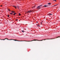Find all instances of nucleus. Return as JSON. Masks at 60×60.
Listing matches in <instances>:
<instances>
[{"mask_svg":"<svg viewBox=\"0 0 60 60\" xmlns=\"http://www.w3.org/2000/svg\"><path fill=\"white\" fill-rule=\"evenodd\" d=\"M38 27H39V26H40V25H38Z\"/></svg>","mask_w":60,"mask_h":60,"instance_id":"obj_12","label":"nucleus"},{"mask_svg":"<svg viewBox=\"0 0 60 60\" xmlns=\"http://www.w3.org/2000/svg\"><path fill=\"white\" fill-rule=\"evenodd\" d=\"M10 14H11V15H12V13H10Z\"/></svg>","mask_w":60,"mask_h":60,"instance_id":"obj_13","label":"nucleus"},{"mask_svg":"<svg viewBox=\"0 0 60 60\" xmlns=\"http://www.w3.org/2000/svg\"><path fill=\"white\" fill-rule=\"evenodd\" d=\"M11 12H12L13 13H15V12L14 11H11Z\"/></svg>","mask_w":60,"mask_h":60,"instance_id":"obj_10","label":"nucleus"},{"mask_svg":"<svg viewBox=\"0 0 60 60\" xmlns=\"http://www.w3.org/2000/svg\"><path fill=\"white\" fill-rule=\"evenodd\" d=\"M6 39H7V40H12V39H9L7 38H5V39H0V40H4H4H5Z\"/></svg>","mask_w":60,"mask_h":60,"instance_id":"obj_4","label":"nucleus"},{"mask_svg":"<svg viewBox=\"0 0 60 60\" xmlns=\"http://www.w3.org/2000/svg\"><path fill=\"white\" fill-rule=\"evenodd\" d=\"M19 16H20V15H21V14H20V13H19Z\"/></svg>","mask_w":60,"mask_h":60,"instance_id":"obj_16","label":"nucleus"},{"mask_svg":"<svg viewBox=\"0 0 60 60\" xmlns=\"http://www.w3.org/2000/svg\"><path fill=\"white\" fill-rule=\"evenodd\" d=\"M8 10L9 11H10V10L9 9H8Z\"/></svg>","mask_w":60,"mask_h":60,"instance_id":"obj_21","label":"nucleus"},{"mask_svg":"<svg viewBox=\"0 0 60 60\" xmlns=\"http://www.w3.org/2000/svg\"><path fill=\"white\" fill-rule=\"evenodd\" d=\"M13 7H14L15 9H16V8H17V7L15 6H13Z\"/></svg>","mask_w":60,"mask_h":60,"instance_id":"obj_8","label":"nucleus"},{"mask_svg":"<svg viewBox=\"0 0 60 60\" xmlns=\"http://www.w3.org/2000/svg\"><path fill=\"white\" fill-rule=\"evenodd\" d=\"M22 32H24V30H22Z\"/></svg>","mask_w":60,"mask_h":60,"instance_id":"obj_17","label":"nucleus"},{"mask_svg":"<svg viewBox=\"0 0 60 60\" xmlns=\"http://www.w3.org/2000/svg\"><path fill=\"white\" fill-rule=\"evenodd\" d=\"M50 4H51V3H49L48 4V5H48V6H49Z\"/></svg>","mask_w":60,"mask_h":60,"instance_id":"obj_5","label":"nucleus"},{"mask_svg":"<svg viewBox=\"0 0 60 60\" xmlns=\"http://www.w3.org/2000/svg\"><path fill=\"white\" fill-rule=\"evenodd\" d=\"M41 25H42V23H41Z\"/></svg>","mask_w":60,"mask_h":60,"instance_id":"obj_26","label":"nucleus"},{"mask_svg":"<svg viewBox=\"0 0 60 60\" xmlns=\"http://www.w3.org/2000/svg\"><path fill=\"white\" fill-rule=\"evenodd\" d=\"M55 38H52V39H43L42 40H39L37 39H34L32 41H43V40H52V39H54Z\"/></svg>","mask_w":60,"mask_h":60,"instance_id":"obj_1","label":"nucleus"},{"mask_svg":"<svg viewBox=\"0 0 60 60\" xmlns=\"http://www.w3.org/2000/svg\"><path fill=\"white\" fill-rule=\"evenodd\" d=\"M11 40H13L14 41H18L17 40H13L12 39H11Z\"/></svg>","mask_w":60,"mask_h":60,"instance_id":"obj_2","label":"nucleus"},{"mask_svg":"<svg viewBox=\"0 0 60 60\" xmlns=\"http://www.w3.org/2000/svg\"><path fill=\"white\" fill-rule=\"evenodd\" d=\"M56 5H57H57H54V6H56Z\"/></svg>","mask_w":60,"mask_h":60,"instance_id":"obj_20","label":"nucleus"},{"mask_svg":"<svg viewBox=\"0 0 60 60\" xmlns=\"http://www.w3.org/2000/svg\"><path fill=\"white\" fill-rule=\"evenodd\" d=\"M17 7L18 8V9H19V6H17Z\"/></svg>","mask_w":60,"mask_h":60,"instance_id":"obj_11","label":"nucleus"},{"mask_svg":"<svg viewBox=\"0 0 60 60\" xmlns=\"http://www.w3.org/2000/svg\"><path fill=\"white\" fill-rule=\"evenodd\" d=\"M27 13H30V11H28L26 12Z\"/></svg>","mask_w":60,"mask_h":60,"instance_id":"obj_7","label":"nucleus"},{"mask_svg":"<svg viewBox=\"0 0 60 60\" xmlns=\"http://www.w3.org/2000/svg\"><path fill=\"white\" fill-rule=\"evenodd\" d=\"M32 12V11H30V12Z\"/></svg>","mask_w":60,"mask_h":60,"instance_id":"obj_23","label":"nucleus"},{"mask_svg":"<svg viewBox=\"0 0 60 60\" xmlns=\"http://www.w3.org/2000/svg\"><path fill=\"white\" fill-rule=\"evenodd\" d=\"M8 17H9V15H8Z\"/></svg>","mask_w":60,"mask_h":60,"instance_id":"obj_19","label":"nucleus"},{"mask_svg":"<svg viewBox=\"0 0 60 60\" xmlns=\"http://www.w3.org/2000/svg\"><path fill=\"white\" fill-rule=\"evenodd\" d=\"M58 37H60L59 36V37H57L56 38H58Z\"/></svg>","mask_w":60,"mask_h":60,"instance_id":"obj_22","label":"nucleus"},{"mask_svg":"<svg viewBox=\"0 0 60 60\" xmlns=\"http://www.w3.org/2000/svg\"><path fill=\"white\" fill-rule=\"evenodd\" d=\"M18 20V19H17V20Z\"/></svg>","mask_w":60,"mask_h":60,"instance_id":"obj_27","label":"nucleus"},{"mask_svg":"<svg viewBox=\"0 0 60 60\" xmlns=\"http://www.w3.org/2000/svg\"><path fill=\"white\" fill-rule=\"evenodd\" d=\"M53 1H55L56 2V0H53Z\"/></svg>","mask_w":60,"mask_h":60,"instance_id":"obj_15","label":"nucleus"},{"mask_svg":"<svg viewBox=\"0 0 60 60\" xmlns=\"http://www.w3.org/2000/svg\"><path fill=\"white\" fill-rule=\"evenodd\" d=\"M42 5H40V6H38L37 7V8L39 10V9H41V6H42Z\"/></svg>","mask_w":60,"mask_h":60,"instance_id":"obj_3","label":"nucleus"},{"mask_svg":"<svg viewBox=\"0 0 60 60\" xmlns=\"http://www.w3.org/2000/svg\"><path fill=\"white\" fill-rule=\"evenodd\" d=\"M52 15V14H50L49 15Z\"/></svg>","mask_w":60,"mask_h":60,"instance_id":"obj_18","label":"nucleus"},{"mask_svg":"<svg viewBox=\"0 0 60 60\" xmlns=\"http://www.w3.org/2000/svg\"><path fill=\"white\" fill-rule=\"evenodd\" d=\"M16 14V13H14V14L13 15H15V14Z\"/></svg>","mask_w":60,"mask_h":60,"instance_id":"obj_14","label":"nucleus"},{"mask_svg":"<svg viewBox=\"0 0 60 60\" xmlns=\"http://www.w3.org/2000/svg\"><path fill=\"white\" fill-rule=\"evenodd\" d=\"M37 23H38V22H37Z\"/></svg>","mask_w":60,"mask_h":60,"instance_id":"obj_25","label":"nucleus"},{"mask_svg":"<svg viewBox=\"0 0 60 60\" xmlns=\"http://www.w3.org/2000/svg\"><path fill=\"white\" fill-rule=\"evenodd\" d=\"M43 7H48V5H45L44 6H43Z\"/></svg>","mask_w":60,"mask_h":60,"instance_id":"obj_6","label":"nucleus"},{"mask_svg":"<svg viewBox=\"0 0 60 60\" xmlns=\"http://www.w3.org/2000/svg\"><path fill=\"white\" fill-rule=\"evenodd\" d=\"M1 6V7H2L3 6H2V5H1V6Z\"/></svg>","mask_w":60,"mask_h":60,"instance_id":"obj_24","label":"nucleus"},{"mask_svg":"<svg viewBox=\"0 0 60 60\" xmlns=\"http://www.w3.org/2000/svg\"><path fill=\"white\" fill-rule=\"evenodd\" d=\"M36 5H35L34 6L32 7V8H35Z\"/></svg>","mask_w":60,"mask_h":60,"instance_id":"obj_9","label":"nucleus"}]
</instances>
